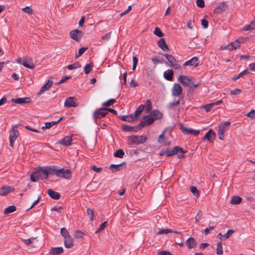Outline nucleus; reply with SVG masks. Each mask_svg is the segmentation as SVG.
<instances>
[{
	"mask_svg": "<svg viewBox=\"0 0 255 255\" xmlns=\"http://www.w3.org/2000/svg\"><path fill=\"white\" fill-rule=\"evenodd\" d=\"M47 172V177L49 174L56 175L58 177L70 179L71 172L70 169H65L64 168L59 169L56 165L45 166Z\"/></svg>",
	"mask_w": 255,
	"mask_h": 255,
	"instance_id": "nucleus-1",
	"label": "nucleus"
},
{
	"mask_svg": "<svg viewBox=\"0 0 255 255\" xmlns=\"http://www.w3.org/2000/svg\"><path fill=\"white\" fill-rule=\"evenodd\" d=\"M147 139L145 135H132L128 136L127 143L128 145H139L144 143Z\"/></svg>",
	"mask_w": 255,
	"mask_h": 255,
	"instance_id": "nucleus-2",
	"label": "nucleus"
},
{
	"mask_svg": "<svg viewBox=\"0 0 255 255\" xmlns=\"http://www.w3.org/2000/svg\"><path fill=\"white\" fill-rule=\"evenodd\" d=\"M16 62L17 63L22 64L24 67L30 69H33L35 66L31 58L28 59H27L25 57L22 59L19 58L16 59Z\"/></svg>",
	"mask_w": 255,
	"mask_h": 255,
	"instance_id": "nucleus-3",
	"label": "nucleus"
},
{
	"mask_svg": "<svg viewBox=\"0 0 255 255\" xmlns=\"http://www.w3.org/2000/svg\"><path fill=\"white\" fill-rule=\"evenodd\" d=\"M17 125H15L12 126V128L11 129V132L9 135V142H10V146L13 148V142L15 141L16 139L19 135V132L17 129Z\"/></svg>",
	"mask_w": 255,
	"mask_h": 255,
	"instance_id": "nucleus-4",
	"label": "nucleus"
},
{
	"mask_svg": "<svg viewBox=\"0 0 255 255\" xmlns=\"http://www.w3.org/2000/svg\"><path fill=\"white\" fill-rule=\"evenodd\" d=\"M108 114V113L106 112V108H99L95 110L93 113V118L96 121L98 120H100Z\"/></svg>",
	"mask_w": 255,
	"mask_h": 255,
	"instance_id": "nucleus-5",
	"label": "nucleus"
},
{
	"mask_svg": "<svg viewBox=\"0 0 255 255\" xmlns=\"http://www.w3.org/2000/svg\"><path fill=\"white\" fill-rule=\"evenodd\" d=\"M179 126L180 129L184 134H193L195 136H197L199 134V130L193 129L191 128H185L182 123H179Z\"/></svg>",
	"mask_w": 255,
	"mask_h": 255,
	"instance_id": "nucleus-6",
	"label": "nucleus"
},
{
	"mask_svg": "<svg viewBox=\"0 0 255 255\" xmlns=\"http://www.w3.org/2000/svg\"><path fill=\"white\" fill-rule=\"evenodd\" d=\"M178 81L184 86L192 88L193 82L192 79L185 75H180Z\"/></svg>",
	"mask_w": 255,
	"mask_h": 255,
	"instance_id": "nucleus-7",
	"label": "nucleus"
},
{
	"mask_svg": "<svg viewBox=\"0 0 255 255\" xmlns=\"http://www.w3.org/2000/svg\"><path fill=\"white\" fill-rule=\"evenodd\" d=\"M143 121H141L139 124V129L144 127L146 126H149L152 124L155 121V119L150 115L145 116L143 118Z\"/></svg>",
	"mask_w": 255,
	"mask_h": 255,
	"instance_id": "nucleus-8",
	"label": "nucleus"
},
{
	"mask_svg": "<svg viewBox=\"0 0 255 255\" xmlns=\"http://www.w3.org/2000/svg\"><path fill=\"white\" fill-rule=\"evenodd\" d=\"M83 32L78 29H74L69 33L70 37L76 41H78L83 36Z\"/></svg>",
	"mask_w": 255,
	"mask_h": 255,
	"instance_id": "nucleus-9",
	"label": "nucleus"
},
{
	"mask_svg": "<svg viewBox=\"0 0 255 255\" xmlns=\"http://www.w3.org/2000/svg\"><path fill=\"white\" fill-rule=\"evenodd\" d=\"M173 97H177L182 94V88L179 84H174L171 90Z\"/></svg>",
	"mask_w": 255,
	"mask_h": 255,
	"instance_id": "nucleus-10",
	"label": "nucleus"
},
{
	"mask_svg": "<svg viewBox=\"0 0 255 255\" xmlns=\"http://www.w3.org/2000/svg\"><path fill=\"white\" fill-rule=\"evenodd\" d=\"M167 157L175 155L178 152L185 153L183 149L179 146H174L172 148H167Z\"/></svg>",
	"mask_w": 255,
	"mask_h": 255,
	"instance_id": "nucleus-11",
	"label": "nucleus"
},
{
	"mask_svg": "<svg viewBox=\"0 0 255 255\" xmlns=\"http://www.w3.org/2000/svg\"><path fill=\"white\" fill-rule=\"evenodd\" d=\"M35 174L40 179H46L47 178V172L45 166L39 167L38 170L35 171Z\"/></svg>",
	"mask_w": 255,
	"mask_h": 255,
	"instance_id": "nucleus-12",
	"label": "nucleus"
},
{
	"mask_svg": "<svg viewBox=\"0 0 255 255\" xmlns=\"http://www.w3.org/2000/svg\"><path fill=\"white\" fill-rule=\"evenodd\" d=\"M53 83L52 77H49L47 83L44 85L41 88L38 95H40L48 90L52 86Z\"/></svg>",
	"mask_w": 255,
	"mask_h": 255,
	"instance_id": "nucleus-13",
	"label": "nucleus"
},
{
	"mask_svg": "<svg viewBox=\"0 0 255 255\" xmlns=\"http://www.w3.org/2000/svg\"><path fill=\"white\" fill-rule=\"evenodd\" d=\"M14 188L9 186H3L0 188V196H5L14 191Z\"/></svg>",
	"mask_w": 255,
	"mask_h": 255,
	"instance_id": "nucleus-14",
	"label": "nucleus"
},
{
	"mask_svg": "<svg viewBox=\"0 0 255 255\" xmlns=\"http://www.w3.org/2000/svg\"><path fill=\"white\" fill-rule=\"evenodd\" d=\"M199 59L197 57H194L189 60H188L185 62L184 66H193L196 67L199 65Z\"/></svg>",
	"mask_w": 255,
	"mask_h": 255,
	"instance_id": "nucleus-15",
	"label": "nucleus"
},
{
	"mask_svg": "<svg viewBox=\"0 0 255 255\" xmlns=\"http://www.w3.org/2000/svg\"><path fill=\"white\" fill-rule=\"evenodd\" d=\"M75 98L72 97L67 98L64 102V106L67 107H76L77 104L74 101Z\"/></svg>",
	"mask_w": 255,
	"mask_h": 255,
	"instance_id": "nucleus-16",
	"label": "nucleus"
},
{
	"mask_svg": "<svg viewBox=\"0 0 255 255\" xmlns=\"http://www.w3.org/2000/svg\"><path fill=\"white\" fill-rule=\"evenodd\" d=\"M186 245L189 249H192L196 248L197 246V242L192 238H189L185 242Z\"/></svg>",
	"mask_w": 255,
	"mask_h": 255,
	"instance_id": "nucleus-17",
	"label": "nucleus"
},
{
	"mask_svg": "<svg viewBox=\"0 0 255 255\" xmlns=\"http://www.w3.org/2000/svg\"><path fill=\"white\" fill-rule=\"evenodd\" d=\"M72 136H67L58 141V143L65 146H69L72 144Z\"/></svg>",
	"mask_w": 255,
	"mask_h": 255,
	"instance_id": "nucleus-18",
	"label": "nucleus"
},
{
	"mask_svg": "<svg viewBox=\"0 0 255 255\" xmlns=\"http://www.w3.org/2000/svg\"><path fill=\"white\" fill-rule=\"evenodd\" d=\"M158 46L164 51L169 52V49L166 43L165 40L163 38H161L157 42Z\"/></svg>",
	"mask_w": 255,
	"mask_h": 255,
	"instance_id": "nucleus-19",
	"label": "nucleus"
},
{
	"mask_svg": "<svg viewBox=\"0 0 255 255\" xmlns=\"http://www.w3.org/2000/svg\"><path fill=\"white\" fill-rule=\"evenodd\" d=\"M31 100L28 97L25 98H20L17 99H12L11 101L14 103L18 104H27L29 103Z\"/></svg>",
	"mask_w": 255,
	"mask_h": 255,
	"instance_id": "nucleus-20",
	"label": "nucleus"
},
{
	"mask_svg": "<svg viewBox=\"0 0 255 255\" xmlns=\"http://www.w3.org/2000/svg\"><path fill=\"white\" fill-rule=\"evenodd\" d=\"M64 246L67 249H70L73 247V239L71 236L64 238Z\"/></svg>",
	"mask_w": 255,
	"mask_h": 255,
	"instance_id": "nucleus-21",
	"label": "nucleus"
},
{
	"mask_svg": "<svg viewBox=\"0 0 255 255\" xmlns=\"http://www.w3.org/2000/svg\"><path fill=\"white\" fill-rule=\"evenodd\" d=\"M63 252L62 247L51 248L50 250V254L52 255H59Z\"/></svg>",
	"mask_w": 255,
	"mask_h": 255,
	"instance_id": "nucleus-22",
	"label": "nucleus"
},
{
	"mask_svg": "<svg viewBox=\"0 0 255 255\" xmlns=\"http://www.w3.org/2000/svg\"><path fill=\"white\" fill-rule=\"evenodd\" d=\"M47 194L52 199L58 200L60 198V195L58 192H55L52 189H48L47 190Z\"/></svg>",
	"mask_w": 255,
	"mask_h": 255,
	"instance_id": "nucleus-23",
	"label": "nucleus"
},
{
	"mask_svg": "<svg viewBox=\"0 0 255 255\" xmlns=\"http://www.w3.org/2000/svg\"><path fill=\"white\" fill-rule=\"evenodd\" d=\"M139 127V125L137 126H134V127H130L129 126H127L126 125H123L122 126V129L124 131H137L138 127Z\"/></svg>",
	"mask_w": 255,
	"mask_h": 255,
	"instance_id": "nucleus-24",
	"label": "nucleus"
},
{
	"mask_svg": "<svg viewBox=\"0 0 255 255\" xmlns=\"http://www.w3.org/2000/svg\"><path fill=\"white\" fill-rule=\"evenodd\" d=\"M63 119V117H61L58 121H52L51 122H47L45 124V126H43L41 128L42 129H45L47 128H50L52 126L56 125L58 123H59Z\"/></svg>",
	"mask_w": 255,
	"mask_h": 255,
	"instance_id": "nucleus-25",
	"label": "nucleus"
},
{
	"mask_svg": "<svg viewBox=\"0 0 255 255\" xmlns=\"http://www.w3.org/2000/svg\"><path fill=\"white\" fill-rule=\"evenodd\" d=\"M150 115L155 119V120L161 119L163 117V114L158 110L152 111Z\"/></svg>",
	"mask_w": 255,
	"mask_h": 255,
	"instance_id": "nucleus-26",
	"label": "nucleus"
},
{
	"mask_svg": "<svg viewBox=\"0 0 255 255\" xmlns=\"http://www.w3.org/2000/svg\"><path fill=\"white\" fill-rule=\"evenodd\" d=\"M123 166V164H111L109 168L110 169L112 170V171L113 172H116L117 171H119L121 169H122V166Z\"/></svg>",
	"mask_w": 255,
	"mask_h": 255,
	"instance_id": "nucleus-27",
	"label": "nucleus"
},
{
	"mask_svg": "<svg viewBox=\"0 0 255 255\" xmlns=\"http://www.w3.org/2000/svg\"><path fill=\"white\" fill-rule=\"evenodd\" d=\"M163 76L165 79L171 81L173 79V72L171 70H169L168 71H166L164 73Z\"/></svg>",
	"mask_w": 255,
	"mask_h": 255,
	"instance_id": "nucleus-28",
	"label": "nucleus"
},
{
	"mask_svg": "<svg viewBox=\"0 0 255 255\" xmlns=\"http://www.w3.org/2000/svg\"><path fill=\"white\" fill-rule=\"evenodd\" d=\"M144 109V106L143 105H140L139 107L137 108L135 111L134 113L133 118L134 119H136V118L141 114L143 109Z\"/></svg>",
	"mask_w": 255,
	"mask_h": 255,
	"instance_id": "nucleus-29",
	"label": "nucleus"
},
{
	"mask_svg": "<svg viewBox=\"0 0 255 255\" xmlns=\"http://www.w3.org/2000/svg\"><path fill=\"white\" fill-rule=\"evenodd\" d=\"M119 118L123 121L130 122L133 121L134 119L133 118V115L131 114L129 116H121Z\"/></svg>",
	"mask_w": 255,
	"mask_h": 255,
	"instance_id": "nucleus-30",
	"label": "nucleus"
},
{
	"mask_svg": "<svg viewBox=\"0 0 255 255\" xmlns=\"http://www.w3.org/2000/svg\"><path fill=\"white\" fill-rule=\"evenodd\" d=\"M250 73L248 71V70H244L241 72L240 74L236 75L234 77H233L232 79L233 81H236L239 79L241 77H243L245 75H247Z\"/></svg>",
	"mask_w": 255,
	"mask_h": 255,
	"instance_id": "nucleus-31",
	"label": "nucleus"
},
{
	"mask_svg": "<svg viewBox=\"0 0 255 255\" xmlns=\"http://www.w3.org/2000/svg\"><path fill=\"white\" fill-rule=\"evenodd\" d=\"M243 29L245 31L252 30L255 29V20L252 21L249 24L246 25Z\"/></svg>",
	"mask_w": 255,
	"mask_h": 255,
	"instance_id": "nucleus-32",
	"label": "nucleus"
},
{
	"mask_svg": "<svg viewBox=\"0 0 255 255\" xmlns=\"http://www.w3.org/2000/svg\"><path fill=\"white\" fill-rule=\"evenodd\" d=\"M164 56L168 61L169 62L170 64V66L172 65L174 63L177 62L175 58L172 55L166 54Z\"/></svg>",
	"mask_w": 255,
	"mask_h": 255,
	"instance_id": "nucleus-33",
	"label": "nucleus"
},
{
	"mask_svg": "<svg viewBox=\"0 0 255 255\" xmlns=\"http://www.w3.org/2000/svg\"><path fill=\"white\" fill-rule=\"evenodd\" d=\"M242 199L239 196H233L231 199V203L234 205L239 204L241 202Z\"/></svg>",
	"mask_w": 255,
	"mask_h": 255,
	"instance_id": "nucleus-34",
	"label": "nucleus"
},
{
	"mask_svg": "<svg viewBox=\"0 0 255 255\" xmlns=\"http://www.w3.org/2000/svg\"><path fill=\"white\" fill-rule=\"evenodd\" d=\"M16 208L14 205H11L6 208L4 210V214H8L16 211Z\"/></svg>",
	"mask_w": 255,
	"mask_h": 255,
	"instance_id": "nucleus-35",
	"label": "nucleus"
},
{
	"mask_svg": "<svg viewBox=\"0 0 255 255\" xmlns=\"http://www.w3.org/2000/svg\"><path fill=\"white\" fill-rule=\"evenodd\" d=\"M81 67V64L79 62H75L72 64H70L67 66V68L68 70H73L77 69Z\"/></svg>",
	"mask_w": 255,
	"mask_h": 255,
	"instance_id": "nucleus-36",
	"label": "nucleus"
},
{
	"mask_svg": "<svg viewBox=\"0 0 255 255\" xmlns=\"http://www.w3.org/2000/svg\"><path fill=\"white\" fill-rule=\"evenodd\" d=\"M230 48V50H233L237 49L240 47L239 42L237 40L235 42H233L230 44V46H228Z\"/></svg>",
	"mask_w": 255,
	"mask_h": 255,
	"instance_id": "nucleus-37",
	"label": "nucleus"
},
{
	"mask_svg": "<svg viewBox=\"0 0 255 255\" xmlns=\"http://www.w3.org/2000/svg\"><path fill=\"white\" fill-rule=\"evenodd\" d=\"M144 108L147 113H150L152 110V104L150 100H148L145 102V105Z\"/></svg>",
	"mask_w": 255,
	"mask_h": 255,
	"instance_id": "nucleus-38",
	"label": "nucleus"
},
{
	"mask_svg": "<svg viewBox=\"0 0 255 255\" xmlns=\"http://www.w3.org/2000/svg\"><path fill=\"white\" fill-rule=\"evenodd\" d=\"M212 135H215V133H214V132L213 131L212 129H210L205 135L204 137V139H207L208 141H211V136Z\"/></svg>",
	"mask_w": 255,
	"mask_h": 255,
	"instance_id": "nucleus-39",
	"label": "nucleus"
},
{
	"mask_svg": "<svg viewBox=\"0 0 255 255\" xmlns=\"http://www.w3.org/2000/svg\"><path fill=\"white\" fill-rule=\"evenodd\" d=\"M73 236L76 239L82 238L85 236V234L80 230H77L75 232Z\"/></svg>",
	"mask_w": 255,
	"mask_h": 255,
	"instance_id": "nucleus-40",
	"label": "nucleus"
},
{
	"mask_svg": "<svg viewBox=\"0 0 255 255\" xmlns=\"http://www.w3.org/2000/svg\"><path fill=\"white\" fill-rule=\"evenodd\" d=\"M153 33L159 37H162L164 36L163 33L162 32L160 29L158 27H156L154 28Z\"/></svg>",
	"mask_w": 255,
	"mask_h": 255,
	"instance_id": "nucleus-41",
	"label": "nucleus"
},
{
	"mask_svg": "<svg viewBox=\"0 0 255 255\" xmlns=\"http://www.w3.org/2000/svg\"><path fill=\"white\" fill-rule=\"evenodd\" d=\"M124 152L123 149H118L114 153V156L116 157L122 158L124 155Z\"/></svg>",
	"mask_w": 255,
	"mask_h": 255,
	"instance_id": "nucleus-42",
	"label": "nucleus"
},
{
	"mask_svg": "<svg viewBox=\"0 0 255 255\" xmlns=\"http://www.w3.org/2000/svg\"><path fill=\"white\" fill-rule=\"evenodd\" d=\"M230 124L231 123L229 122H223L221 123L219 129H223L225 132L226 127L229 126Z\"/></svg>",
	"mask_w": 255,
	"mask_h": 255,
	"instance_id": "nucleus-43",
	"label": "nucleus"
},
{
	"mask_svg": "<svg viewBox=\"0 0 255 255\" xmlns=\"http://www.w3.org/2000/svg\"><path fill=\"white\" fill-rule=\"evenodd\" d=\"M216 253L218 255L223 254L222 244L221 242H219L217 245V252Z\"/></svg>",
	"mask_w": 255,
	"mask_h": 255,
	"instance_id": "nucleus-44",
	"label": "nucleus"
},
{
	"mask_svg": "<svg viewBox=\"0 0 255 255\" xmlns=\"http://www.w3.org/2000/svg\"><path fill=\"white\" fill-rule=\"evenodd\" d=\"M60 233L61 235L64 237V238L70 236L67 229L65 228H62L61 229Z\"/></svg>",
	"mask_w": 255,
	"mask_h": 255,
	"instance_id": "nucleus-45",
	"label": "nucleus"
},
{
	"mask_svg": "<svg viewBox=\"0 0 255 255\" xmlns=\"http://www.w3.org/2000/svg\"><path fill=\"white\" fill-rule=\"evenodd\" d=\"M115 102V100L114 99H111L103 103L102 105L105 107H109L113 105Z\"/></svg>",
	"mask_w": 255,
	"mask_h": 255,
	"instance_id": "nucleus-46",
	"label": "nucleus"
},
{
	"mask_svg": "<svg viewBox=\"0 0 255 255\" xmlns=\"http://www.w3.org/2000/svg\"><path fill=\"white\" fill-rule=\"evenodd\" d=\"M173 232V231L171 229H161L157 232V234L161 235L163 234H167L169 233Z\"/></svg>",
	"mask_w": 255,
	"mask_h": 255,
	"instance_id": "nucleus-47",
	"label": "nucleus"
},
{
	"mask_svg": "<svg viewBox=\"0 0 255 255\" xmlns=\"http://www.w3.org/2000/svg\"><path fill=\"white\" fill-rule=\"evenodd\" d=\"M107 222L105 221L99 227V228L95 231L96 234H98L103 231L107 225Z\"/></svg>",
	"mask_w": 255,
	"mask_h": 255,
	"instance_id": "nucleus-48",
	"label": "nucleus"
},
{
	"mask_svg": "<svg viewBox=\"0 0 255 255\" xmlns=\"http://www.w3.org/2000/svg\"><path fill=\"white\" fill-rule=\"evenodd\" d=\"M213 107V105L212 103L208 104L202 107V108L204 109L206 111V112H210Z\"/></svg>",
	"mask_w": 255,
	"mask_h": 255,
	"instance_id": "nucleus-49",
	"label": "nucleus"
},
{
	"mask_svg": "<svg viewBox=\"0 0 255 255\" xmlns=\"http://www.w3.org/2000/svg\"><path fill=\"white\" fill-rule=\"evenodd\" d=\"M190 191L195 196H198L199 195V192L197 188L195 186H191L190 188Z\"/></svg>",
	"mask_w": 255,
	"mask_h": 255,
	"instance_id": "nucleus-50",
	"label": "nucleus"
},
{
	"mask_svg": "<svg viewBox=\"0 0 255 255\" xmlns=\"http://www.w3.org/2000/svg\"><path fill=\"white\" fill-rule=\"evenodd\" d=\"M92 67H93L92 64H86L84 67L85 73L86 74H89L90 72Z\"/></svg>",
	"mask_w": 255,
	"mask_h": 255,
	"instance_id": "nucleus-51",
	"label": "nucleus"
},
{
	"mask_svg": "<svg viewBox=\"0 0 255 255\" xmlns=\"http://www.w3.org/2000/svg\"><path fill=\"white\" fill-rule=\"evenodd\" d=\"M35 238H31L28 239H23L22 241L24 242V243L27 245L29 246L31 245L35 240Z\"/></svg>",
	"mask_w": 255,
	"mask_h": 255,
	"instance_id": "nucleus-52",
	"label": "nucleus"
},
{
	"mask_svg": "<svg viewBox=\"0 0 255 255\" xmlns=\"http://www.w3.org/2000/svg\"><path fill=\"white\" fill-rule=\"evenodd\" d=\"M87 213L88 216H89L90 218L91 221L94 220V210L91 208H88L87 209Z\"/></svg>",
	"mask_w": 255,
	"mask_h": 255,
	"instance_id": "nucleus-53",
	"label": "nucleus"
},
{
	"mask_svg": "<svg viewBox=\"0 0 255 255\" xmlns=\"http://www.w3.org/2000/svg\"><path fill=\"white\" fill-rule=\"evenodd\" d=\"M86 49H87V47H81V48H79V49L78 50V54H76L75 56L76 58H77L81 56L84 53V52L86 50Z\"/></svg>",
	"mask_w": 255,
	"mask_h": 255,
	"instance_id": "nucleus-54",
	"label": "nucleus"
},
{
	"mask_svg": "<svg viewBox=\"0 0 255 255\" xmlns=\"http://www.w3.org/2000/svg\"><path fill=\"white\" fill-rule=\"evenodd\" d=\"M223 5H219L214 10V13L219 14L221 13L224 10Z\"/></svg>",
	"mask_w": 255,
	"mask_h": 255,
	"instance_id": "nucleus-55",
	"label": "nucleus"
},
{
	"mask_svg": "<svg viewBox=\"0 0 255 255\" xmlns=\"http://www.w3.org/2000/svg\"><path fill=\"white\" fill-rule=\"evenodd\" d=\"M171 67L174 68L175 69L178 70L179 71L181 72L182 68L181 66L178 63V62H176L172 65L170 66Z\"/></svg>",
	"mask_w": 255,
	"mask_h": 255,
	"instance_id": "nucleus-56",
	"label": "nucleus"
},
{
	"mask_svg": "<svg viewBox=\"0 0 255 255\" xmlns=\"http://www.w3.org/2000/svg\"><path fill=\"white\" fill-rule=\"evenodd\" d=\"M224 133H225V131L223 129H219L218 131V135L219 138L220 140L224 139Z\"/></svg>",
	"mask_w": 255,
	"mask_h": 255,
	"instance_id": "nucleus-57",
	"label": "nucleus"
},
{
	"mask_svg": "<svg viewBox=\"0 0 255 255\" xmlns=\"http://www.w3.org/2000/svg\"><path fill=\"white\" fill-rule=\"evenodd\" d=\"M30 179L32 182H36L40 179L37 176V175L35 174V172H34L30 175Z\"/></svg>",
	"mask_w": 255,
	"mask_h": 255,
	"instance_id": "nucleus-58",
	"label": "nucleus"
},
{
	"mask_svg": "<svg viewBox=\"0 0 255 255\" xmlns=\"http://www.w3.org/2000/svg\"><path fill=\"white\" fill-rule=\"evenodd\" d=\"M22 11L28 14H32L33 11L29 6H26L22 9Z\"/></svg>",
	"mask_w": 255,
	"mask_h": 255,
	"instance_id": "nucleus-59",
	"label": "nucleus"
},
{
	"mask_svg": "<svg viewBox=\"0 0 255 255\" xmlns=\"http://www.w3.org/2000/svg\"><path fill=\"white\" fill-rule=\"evenodd\" d=\"M196 4L200 8H203L205 6V2L204 0H197Z\"/></svg>",
	"mask_w": 255,
	"mask_h": 255,
	"instance_id": "nucleus-60",
	"label": "nucleus"
},
{
	"mask_svg": "<svg viewBox=\"0 0 255 255\" xmlns=\"http://www.w3.org/2000/svg\"><path fill=\"white\" fill-rule=\"evenodd\" d=\"M246 116L252 119L255 118V110H252L246 114Z\"/></svg>",
	"mask_w": 255,
	"mask_h": 255,
	"instance_id": "nucleus-61",
	"label": "nucleus"
},
{
	"mask_svg": "<svg viewBox=\"0 0 255 255\" xmlns=\"http://www.w3.org/2000/svg\"><path fill=\"white\" fill-rule=\"evenodd\" d=\"M133 60V65H132V69L133 70H134L136 69V65L138 63V59L136 58V56H133L132 58Z\"/></svg>",
	"mask_w": 255,
	"mask_h": 255,
	"instance_id": "nucleus-62",
	"label": "nucleus"
},
{
	"mask_svg": "<svg viewBox=\"0 0 255 255\" xmlns=\"http://www.w3.org/2000/svg\"><path fill=\"white\" fill-rule=\"evenodd\" d=\"M235 233V231L233 230H229L224 235L226 239H228L230 237Z\"/></svg>",
	"mask_w": 255,
	"mask_h": 255,
	"instance_id": "nucleus-63",
	"label": "nucleus"
},
{
	"mask_svg": "<svg viewBox=\"0 0 255 255\" xmlns=\"http://www.w3.org/2000/svg\"><path fill=\"white\" fill-rule=\"evenodd\" d=\"M158 255H173L170 254L168 251H162L158 253Z\"/></svg>",
	"mask_w": 255,
	"mask_h": 255,
	"instance_id": "nucleus-64",
	"label": "nucleus"
}]
</instances>
